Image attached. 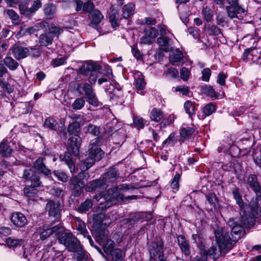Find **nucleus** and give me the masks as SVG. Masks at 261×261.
Returning <instances> with one entry per match:
<instances>
[{"label":"nucleus","mask_w":261,"mask_h":261,"mask_svg":"<svg viewBox=\"0 0 261 261\" xmlns=\"http://www.w3.org/2000/svg\"><path fill=\"white\" fill-rule=\"evenodd\" d=\"M118 10L114 7H111L109 12V21L113 28L117 27L118 23Z\"/></svg>","instance_id":"a878e982"},{"label":"nucleus","mask_w":261,"mask_h":261,"mask_svg":"<svg viewBox=\"0 0 261 261\" xmlns=\"http://www.w3.org/2000/svg\"><path fill=\"white\" fill-rule=\"evenodd\" d=\"M144 35L141 38V42L144 44H150L158 34V30L153 27H147L144 31Z\"/></svg>","instance_id":"dca6fc26"},{"label":"nucleus","mask_w":261,"mask_h":261,"mask_svg":"<svg viewBox=\"0 0 261 261\" xmlns=\"http://www.w3.org/2000/svg\"><path fill=\"white\" fill-rule=\"evenodd\" d=\"M149 253L150 261H166L163 251V243L161 241L152 243Z\"/></svg>","instance_id":"9d476101"},{"label":"nucleus","mask_w":261,"mask_h":261,"mask_svg":"<svg viewBox=\"0 0 261 261\" xmlns=\"http://www.w3.org/2000/svg\"><path fill=\"white\" fill-rule=\"evenodd\" d=\"M135 87L137 92L142 94V90L144 88L145 83L141 73L138 72L135 74Z\"/></svg>","instance_id":"393cba45"},{"label":"nucleus","mask_w":261,"mask_h":261,"mask_svg":"<svg viewBox=\"0 0 261 261\" xmlns=\"http://www.w3.org/2000/svg\"><path fill=\"white\" fill-rule=\"evenodd\" d=\"M175 91L181 92L183 95H187L189 92V90L188 87L179 86L175 88Z\"/></svg>","instance_id":"338daca9"},{"label":"nucleus","mask_w":261,"mask_h":261,"mask_svg":"<svg viewBox=\"0 0 261 261\" xmlns=\"http://www.w3.org/2000/svg\"><path fill=\"white\" fill-rule=\"evenodd\" d=\"M4 62L5 65L11 70H14L18 66V62L8 55L4 59Z\"/></svg>","instance_id":"2f4dec72"},{"label":"nucleus","mask_w":261,"mask_h":261,"mask_svg":"<svg viewBox=\"0 0 261 261\" xmlns=\"http://www.w3.org/2000/svg\"><path fill=\"white\" fill-rule=\"evenodd\" d=\"M208 31L210 35H216L220 34L221 32L220 29L215 25H212L208 28Z\"/></svg>","instance_id":"680f3d73"},{"label":"nucleus","mask_w":261,"mask_h":261,"mask_svg":"<svg viewBox=\"0 0 261 261\" xmlns=\"http://www.w3.org/2000/svg\"><path fill=\"white\" fill-rule=\"evenodd\" d=\"M184 108L186 112L190 116H192L195 111V103L191 101H187L184 104Z\"/></svg>","instance_id":"49530a36"},{"label":"nucleus","mask_w":261,"mask_h":261,"mask_svg":"<svg viewBox=\"0 0 261 261\" xmlns=\"http://www.w3.org/2000/svg\"><path fill=\"white\" fill-rule=\"evenodd\" d=\"M32 248L29 245L21 246L17 253L20 255H22L24 258L29 260V256L31 254Z\"/></svg>","instance_id":"58836bf2"},{"label":"nucleus","mask_w":261,"mask_h":261,"mask_svg":"<svg viewBox=\"0 0 261 261\" xmlns=\"http://www.w3.org/2000/svg\"><path fill=\"white\" fill-rule=\"evenodd\" d=\"M190 132H174L165 141V143L170 144V142L179 141L183 142L190 135Z\"/></svg>","instance_id":"f3484780"},{"label":"nucleus","mask_w":261,"mask_h":261,"mask_svg":"<svg viewBox=\"0 0 261 261\" xmlns=\"http://www.w3.org/2000/svg\"><path fill=\"white\" fill-rule=\"evenodd\" d=\"M232 194L237 203L241 210L240 214L242 217V222L244 224H247L250 221L252 222L254 217L261 214L260 207L256 201H252L249 206L245 205L242 197L238 190L233 191Z\"/></svg>","instance_id":"20e7f679"},{"label":"nucleus","mask_w":261,"mask_h":261,"mask_svg":"<svg viewBox=\"0 0 261 261\" xmlns=\"http://www.w3.org/2000/svg\"><path fill=\"white\" fill-rule=\"evenodd\" d=\"M11 50L13 56L17 60L25 58L29 55L28 49L20 46H14L11 48Z\"/></svg>","instance_id":"6ab92c4d"},{"label":"nucleus","mask_w":261,"mask_h":261,"mask_svg":"<svg viewBox=\"0 0 261 261\" xmlns=\"http://www.w3.org/2000/svg\"><path fill=\"white\" fill-rule=\"evenodd\" d=\"M107 187L106 181L103 178L98 180H93L90 185H88L86 190L88 191H95L97 189H103Z\"/></svg>","instance_id":"4be33fe9"},{"label":"nucleus","mask_w":261,"mask_h":261,"mask_svg":"<svg viewBox=\"0 0 261 261\" xmlns=\"http://www.w3.org/2000/svg\"><path fill=\"white\" fill-rule=\"evenodd\" d=\"M134 11L135 5L132 3L127 4L123 7L122 16L124 18H127L134 14Z\"/></svg>","instance_id":"473e14b6"},{"label":"nucleus","mask_w":261,"mask_h":261,"mask_svg":"<svg viewBox=\"0 0 261 261\" xmlns=\"http://www.w3.org/2000/svg\"><path fill=\"white\" fill-rule=\"evenodd\" d=\"M94 5L93 3L91 1H88L84 4L83 11L90 13V12L94 10Z\"/></svg>","instance_id":"13d9d810"},{"label":"nucleus","mask_w":261,"mask_h":261,"mask_svg":"<svg viewBox=\"0 0 261 261\" xmlns=\"http://www.w3.org/2000/svg\"><path fill=\"white\" fill-rule=\"evenodd\" d=\"M108 230L96 231L95 232V239L99 244H102L105 252L109 254L114 250V242L107 238Z\"/></svg>","instance_id":"1a4fd4ad"},{"label":"nucleus","mask_w":261,"mask_h":261,"mask_svg":"<svg viewBox=\"0 0 261 261\" xmlns=\"http://www.w3.org/2000/svg\"><path fill=\"white\" fill-rule=\"evenodd\" d=\"M20 11L22 14L26 16H29L31 15L32 13H33V12H32V10L31 8H29L24 6L20 7Z\"/></svg>","instance_id":"69168bd1"},{"label":"nucleus","mask_w":261,"mask_h":261,"mask_svg":"<svg viewBox=\"0 0 261 261\" xmlns=\"http://www.w3.org/2000/svg\"><path fill=\"white\" fill-rule=\"evenodd\" d=\"M202 93L212 98H217L218 93L216 92L212 87L210 86H205L202 88Z\"/></svg>","instance_id":"ea45409f"},{"label":"nucleus","mask_w":261,"mask_h":261,"mask_svg":"<svg viewBox=\"0 0 261 261\" xmlns=\"http://www.w3.org/2000/svg\"><path fill=\"white\" fill-rule=\"evenodd\" d=\"M79 71L83 75H89L88 81L91 84H95L97 80L98 83L101 85L108 82L111 76V72L105 69H101L98 64L92 62L83 64Z\"/></svg>","instance_id":"f03ea898"},{"label":"nucleus","mask_w":261,"mask_h":261,"mask_svg":"<svg viewBox=\"0 0 261 261\" xmlns=\"http://www.w3.org/2000/svg\"><path fill=\"white\" fill-rule=\"evenodd\" d=\"M85 100L82 98H76L72 104V107L74 110H80L85 105Z\"/></svg>","instance_id":"8fccbe9b"},{"label":"nucleus","mask_w":261,"mask_h":261,"mask_svg":"<svg viewBox=\"0 0 261 261\" xmlns=\"http://www.w3.org/2000/svg\"><path fill=\"white\" fill-rule=\"evenodd\" d=\"M183 55L180 51L178 49L172 50L170 54V62L175 65L177 64L182 59Z\"/></svg>","instance_id":"7c9ffc66"},{"label":"nucleus","mask_w":261,"mask_h":261,"mask_svg":"<svg viewBox=\"0 0 261 261\" xmlns=\"http://www.w3.org/2000/svg\"><path fill=\"white\" fill-rule=\"evenodd\" d=\"M131 186L125 184L119 185L116 187H114L109 189L105 193L100 195H95V198L97 201H99L100 199L105 200L103 203L99 204V208H107L113 205L116 204L118 202L124 199L123 194L121 193L122 191L128 190L131 188Z\"/></svg>","instance_id":"7ed1b4c3"},{"label":"nucleus","mask_w":261,"mask_h":261,"mask_svg":"<svg viewBox=\"0 0 261 261\" xmlns=\"http://www.w3.org/2000/svg\"><path fill=\"white\" fill-rule=\"evenodd\" d=\"M64 28L57 27H51L49 29L48 33H50V35H52L53 37L54 36H58L60 34L63 33Z\"/></svg>","instance_id":"6e6d98bb"},{"label":"nucleus","mask_w":261,"mask_h":261,"mask_svg":"<svg viewBox=\"0 0 261 261\" xmlns=\"http://www.w3.org/2000/svg\"><path fill=\"white\" fill-rule=\"evenodd\" d=\"M175 119V117L173 114H170L168 117L162 120L161 123V127H164L167 125H170Z\"/></svg>","instance_id":"864d4df0"},{"label":"nucleus","mask_w":261,"mask_h":261,"mask_svg":"<svg viewBox=\"0 0 261 261\" xmlns=\"http://www.w3.org/2000/svg\"><path fill=\"white\" fill-rule=\"evenodd\" d=\"M101 144V139L96 138L91 141L89 146L88 156L83 161L80 165L81 171H86L90 168L96 161L100 160L104 155V152L99 147Z\"/></svg>","instance_id":"39448f33"},{"label":"nucleus","mask_w":261,"mask_h":261,"mask_svg":"<svg viewBox=\"0 0 261 261\" xmlns=\"http://www.w3.org/2000/svg\"><path fill=\"white\" fill-rule=\"evenodd\" d=\"M23 177L25 179L27 184L31 183L29 187L24 189V192L29 200H35L37 197V190L36 187L40 185L41 182L39 177L36 172L33 169L25 170L24 171Z\"/></svg>","instance_id":"423d86ee"},{"label":"nucleus","mask_w":261,"mask_h":261,"mask_svg":"<svg viewBox=\"0 0 261 261\" xmlns=\"http://www.w3.org/2000/svg\"><path fill=\"white\" fill-rule=\"evenodd\" d=\"M77 229L79 232L85 238H87L89 241L91 245H92L93 241L90 236L87 234L88 231L86 228L85 223L82 221H78L76 224Z\"/></svg>","instance_id":"c756f323"},{"label":"nucleus","mask_w":261,"mask_h":261,"mask_svg":"<svg viewBox=\"0 0 261 261\" xmlns=\"http://www.w3.org/2000/svg\"><path fill=\"white\" fill-rule=\"evenodd\" d=\"M12 149L8 145L6 141L3 140L0 143V154L3 156H8L11 154Z\"/></svg>","instance_id":"a19ab883"},{"label":"nucleus","mask_w":261,"mask_h":261,"mask_svg":"<svg viewBox=\"0 0 261 261\" xmlns=\"http://www.w3.org/2000/svg\"><path fill=\"white\" fill-rule=\"evenodd\" d=\"M92 206V203L90 200H86L84 202L81 204L79 210L81 212H85L88 211Z\"/></svg>","instance_id":"3c124183"},{"label":"nucleus","mask_w":261,"mask_h":261,"mask_svg":"<svg viewBox=\"0 0 261 261\" xmlns=\"http://www.w3.org/2000/svg\"><path fill=\"white\" fill-rule=\"evenodd\" d=\"M177 242L182 252L186 256L189 255L190 254V245L185 237L182 235L178 236L177 237Z\"/></svg>","instance_id":"5701e85b"},{"label":"nucleus","mask_w":261,"mask_h":261,"mask_svg":"<svg viewBox=\"0 0 261 261\" xmlns=\"http://www.w3.org/2000/svg\"><path fill=\"white\" fill-rule=\"evenodd\" d=\"M215 111V106L212 103H208L204 107L203 113L205 116H208L211 115Z\"/></svg>","instance_id":"603ef678"},{"label":"nucleus","mask_w":261,"mask_h":261,"mask_svg":"<svg viewBox=\"0 0 261 261\" xmlns=\"http://www.w3.org/2000/svg\"><path fill=\"white\" fill-rule=\"evenodd\" d=\"M38 30L36 26H33L28 28H21L19 31L18 35L23 36L27 34H32L36 32Z\"/></svg>","instance_id":"de8ad7c7"},{"label":"nucleus","mask_w":261,"mask_h":261,"mask_svg":"<svg viewBox=\"0 0 261 261\" xmlns=\"http://www.w3.org/2000/svg\"><path fill=\"white\" fill-rule=\"evenodd\" d=\"M112 256L113 261H125L123 259L122 251L119 249H115L109 253Z\"/></svg>","instance_id":"a18cd8bd"},{"label":"nucleus","mask_w":261,"mask_h":261,"mask_svg":"<svg viewBox=\"0 0 261 261\" xmlns=\"http://www.w3.org/2000/svg\"><path fill=\"white\" fill-rule=\"evenodd\" d=\"M66 59L64 57H61L55 59L53 61V64L54 67L59 66L64 64L65 62Z\"/></svg>","instance_id":"774afa93"},{"label":"nucleus","mask_w":261,"mask_h":261,"mask_svg":"<svg viewBox=\"0 0 261 261\" xmlns=\"http://www.w3.org/2000/svg\"><path fill=\"white\" fill-rule=\"evenodd\" d=\"M158 43L165 51L170 50L169 39L167 37H161L157 39Z\"/></svg>","instance_id":"e433bc0d"},{"label":"nucleus","mask_w":261,"mask_h":261,"mask_svg":"<svg viewBox=\"0 0 261 261\" xmlns=\"http://www.w3.org/2000/svg\"><path fill=\"white\" fill-rule=\"evenodd\" d=\"M202 14L204 20L207 22H210L213 19L214 11L211 8L207 6H203L202 9Z\"/></svg>","instance_id":"f704fd0d"},{"label":"nucleus","mask_w":261,"mask_h":261,"mask_svg":"<svg viewBox=\"0 0 261 261\" xmlns=\"http://www.w3.org/2000/svg\"><path fill=\"white\" fill-rule=\"evenodd\" d=\"M5 242L9 248L12 249L17 253L24 244V241L22 239H15L11 237L7 238Z\"/></svg>","instance_id":"aec40b11"},{"label":"nucleus","mask_w":261,"mask_h":261,"mask_svg":"<svg viewBox=\"0 0 261 261\" xmlns=\"http://www.w3.org/2000/svg\"><path fill=\"white\" fill-rule=\"evenodd\" d=\"M77 89L80 92H84L85 93L87 101L90 105L94 107L99 106V101L96 97L95 93L89 84L87 83L79 84Z\"/></svg>","instance_id":"9b49d317"},{"label":"nucleus","mask_w":261,"mask_h":261,"mask_svg":"<svg viewBox=\"0 0 261 261\" xmlns=\"http://www.w3.org/2000/svg\"><path fill=\"white\" fill-rule=\"evenodd\" d=\"M178 75V70L174 68H169L166 72V75L170 78H175Z\"/></svg>","instance_id":"bf43d9fd"},{"label":"nucleus","mask_w":261,"mask_h":261,"mask_svg":"<svg viewBox=\"0 0 261 261\" xmlns=\"http://www.w3.org/2000/svg\"><path fill=\"white\" fill-rule=\"evenodd\" d=\"M193 240L197 244L199 247L200 256H196L194 257L193 261H206L208 256L217 255V249L215 247L212 246L208 250H206L205 246L202 243V239L200 238L199 234H193L192 235Z\"/></svg>","instance_id":"0eeeda50"},{"label":"nucleus","mask_w":261,"mask_h":261,"mask_svg":"<svg viewBox=\"0 0 261 261\" xmlns=\"http://www.w3.org/2000/svg\"><path fill=\"white\" fill-rule=\"evenodd\" d=\"M180 178V175L179 174L176 173L171 184V188L175 190V191H177L179 187V181Z\"/></svg>","instance_id":"4d7b16f0"},{"label":"nucleus","mask_w":261,"mask_h":261,"mask_svg":"<svg viewBox=\"0 0 261 261\" xmlns=\"http://www.w3.org/2000/svg\"><path fill=\"white\" fill-rule=\"evenodd\" d=\"M58 123L56 120L52 118H46L45 120L44 126L45 128L56 130Z\"/></svg>","instance_id":"37998d69"},{"label":"nucleus","mask_w":261,"mask_h":261,"mask_svg":"<svg viewBox=\"0 0 261 261\" xmlns=\"http://www.w3.org/2000/svg\"><path fill=\"white\" fill-rule=\"evenodd\" d=\"M61 161L64 162L67 164L71 173L75 171L74 164L71 159V155L69 152H66L64 154H61L60 156Z\"/></svg>","instance_id":"cd10ccee"},{"label":"nucleus","mask_w":261,"mask_h":261,"mask_svg":"<svg viewBox=\"0 0 261 261\" xmlns=\"http://www.w3.org/2000/svg\"><path fill=\"white\" fill-rule=\"evenodd\" d=\"M11 221L13 224L17 227L24 226L28 222L24 215L20 212H14L11 214Z\"/></svg>","instance_id":"a211bd4d"},{"label":"nucleus","mask_w":261,"mask_h":261,"mask_svg":"<svg viewBox=\"0 0 261 261\" xmlns=\"http://www.w3.org/2000/svg\"><path fill=\"white\" fill-rule=\"evenodd\" d=\"M117 123V120L113 119L112 120L111 123L108 125L109 129H110V130H119L120 129L121 127H120L119 126L121 124L119 123L116 124Z\"/></svg>","instance_id":"e2e57ef3"},{"label":"nucleus","mask_w":261,"mask_h":261,"mask_svg":"<svg viewBox=\"0 0 261 261\" xmlns=\"http://www.w3.org/2000/svg\"><path fill=\"white\" fill-rule=\"evenodd\" d=\"M202 80L203 81L207 82L208 81L210 76L211 75V70L208 68H204L202 71Z\"/></svg>","instance_id":"052dcab7"},{"label":"nucleus","mask_w":261,"mask_h":261,"mask_svg":"<svg viewBox=\"0 0 261 261\" xmlns=\"http://www.w3.org/2000/svg\"><path fill=\"white\" fill-rule=\"evenodd\" d=\"M7 14L12 20L13 23L18 24L19 22V16L13 10H8L7 11Z\"/></svg>","instance_id":"09e8293b"},{"label":"nucleus","mask_w":261,"mask_h":261,"mask_svg":"<svg viewBox=\"0 0 261 261\" xmlns=\"http://www.w3.org/2000/svg\"><path fill=\"white\" fill-rule=\"evenodd\" d=\"M69 138L68 140V150L76 156L79 154L81 143V138L74 132H68Z\"/></svg>","instance_id":"ddd939ff"},{"label":"nucleus","mask_w":261,"mask_h":261,"mask_svg":"<svg viewBox=\"0 0 261 261\" xmlns=\"http://www.w3.org/2000/svg\"><path fill=\"white\" fill-rule=\"evenodd\" d=\"M118 176L117 171L115 169H112L103 175V179L107 182L114 180Z\"/></svg>","instance_id":"4c0bfd02"},{"label":"nucleus","mask_w":261,"mask_h":261,"mask_svg":"<svg viewBox=\"0 0 261 261\" xmlns=\"http://www.w3.org/2000/svg\"><path fill=\"white\" fill-rule=\"evenodd\" d=\"M190 71L188 69L185 67L182 68L180 70V77L184 81H187L189 77Z\"/></svg>","instance_id":"0e129e2a"},{"label":"nucleus","mask_w":261,"mask_h":261,"mask_svg":"<svg viewBox=\"0 0 261 261\" xmlns=\"http://www.w3.org/2000/svg\"><path fill=\"white\" fill-rule=\"evenodd\" d=\"M55 175L58 179L63 182H66L68 180V176L66 173L63 171L57 170L54 172Z\"/></svg>","instance_id":"5fc2aeb1"},{"label":"nucleus","mask_w":261,"mask_h":261,"mask_svg":"<svg viewBox=\"0 0 261 261\" xmlns=\"http://www.w3.org/2000/svg\"><path fill=\"white\" fill-rule=\"evenodd\" d=\"M216 241L220 250L229 249L231 247V239L224 229L218 228L215 231Z\"/></svg>","instance_id":"6e6552de"},{"label":"nucleus","mask_w":261,"mask_h":261,"mask_svg":"<svg viewBox=\"0 0 261 261\" xmlns=\"http://www.w3.org/2000/svg\"><path fill=\"white\" fill-rule=\"evenodd\" d=\"M71 184L73 186V192L75 195H80L83 188L84 187L85 183L83 181L79 179L77 176L74 177L71 180Z\"/></svg>","instance_id":"b1692460"},{"label":"nucleus","mask_w":261,"mask_h":261,"mask_svg":"<svg viewBox=\"0 0 261 261\" xmlns=\"http://www.w3.org/2000/svg\"><path fill=\"white\" fill-rule=\"evenodd\" d=\"M50 217L55 218V221H58L60 217L61 206L59 201H49L46 207Z\"/></svg>","instance_id":"2eb2a0df"},{"label":"nucleus","mask_w":261,"mask_h":261,"mask_svg":"<svg viewBox=\"0 0 261 261\" xmlns=\"http://www.w3.org/2000/svg\"><path fill=\"white\" fill-rule=\"evenodd\" d=\"M133 122L134 127L138 129H141L144 128L145 124H147V121H145L143 118L138 116H134L133 118Z\"/></svg>","instance_id":"c03bdc74"},{"label":"nucleus","mask_w":261,"mask_h":261,"mask_svg":"<svg viewBox=\"0 0 261 261\" xmlns=\"http://www.w3.org/2000/svg\"><path fill=\"white\" fill-rule=\"evenodd\" d=\"M247 182L250 187L256 193L260 192V188L255 175L251 174L249 176Z\"/></svg>","instance_id":"bb28decb"},{"label":"nucleus","mask_w":261,"mask_h":261,"mask_svg":"<svg viewBox=\"0 0 261 261\" xmlns=\"http://www.w3.org/2000/svg\"><path fill=\"white\" fill-rule=\"evenodd\" d=\"M39 231L40 233V238L42 240L46 239L51 234L55 233L61 244L64 245L68 251L75 253L78 261H81L84 258L85 251L80 242L76 238L73 237L72 234L65 232L63 228L57 225L44 226L39 229Z\"/></svg>","instance_id":"f257e3e1"},{"label":"nucleus","mask_w":261,"mask_h":261,"mask_svg":"<svg viewBox=\"0 0 261 261\" xmlns=\"http://www.w3.org/2000/svg\"><path fill=\"white\" fill-rule=\"evenodd\" d=\"M89 18L91 20L90 25L95 28L103 19V15L100 11L94 10L89 14Z\"/></svg>","instance_id":"412c9836"},{"label":"nucleus","mask_w":261,"mask_h":261,"mask_svg":"<svg viewBox=\"0 0 261 261\" xmlns=\"http://www.w3.org/2000/svg\"><path fill=\"white\" fill-rule=\"evenodd\" d=\"M44 13L48 19H51L54 17L56 11V6L53 5H47L45 6L44 8Z\"/></svg>","instance_id":"79ce46f5"},{"label":"nucleus","mask_w":261,"mask_h":261,"mask_svg":"<svg viewBox=\"0 0 261 261\" xmlns=\"http://www.w3.org/2000/svg\"><path fill=\"white\" fill-rule=\"evenodd\" d=\"M226 10L228 15L231 18H237L238 14L245 12V9L239 5L238 0L230 2L226 6Z\"/></svg>","instance_id":"4468645a"},{"label":"nucleus","mask_w":261,"mask_h":261,"mask_svg":"<svg viewBox=\"0 0 261 261\" xmlns=\"http://www.w3.org/2000/svg\"><path fill=\"white\" fill-rule=\"evenodd\" d=\"M53 36L50 35V33L42 34L39 37V43L41 46H47L52 43Z\"/></svg>","instance_id":"72a5a7b5"},{"label":"nucleus","mask_w":261,"mask_h":261,"mask_svg":"<svg viewBox=\"0 0 261 261\" xmlns=\"http://www.w3.org/2000/svg\"><path fill=\"white\" fill-rule=\"evenodd\" d=\"M228 224L231 227V241L236 242L244 236V228L239 223L238 219H229L228 221Z\"/></svg>","instance_id":"f8f14e48"},{"label":"nucleus","mask_w":261,"mask_h":261,"mask_svg":"<svg viewBox=\"0 0 261 261\" xmlns=\"http://www.w3.org/2000/svg\"><path fill=\"white\" fill-rule=\"evenodd\" d=\"M149 117L151 120L158 122L163 117V113L161 110L153 108L150 112Z\"/></svg>","instance_id":"c9c22d12"},{"label":"nucleus","mask_w":261,"mask_h":261,"mask_svg":"<svg viewBox=\"0 0 261 261\" xmlns=\"http://www.w3.org/2000/svg\"><path fill=\"white\" fill-rule=\"evenodd\" d=\"M34 168L43 174L48 175L51 173L50 170L47 169L44 165L41 159H38L34 164Z\"/></svg>","instance_id":"c85d7f7f"}]
</instances>
